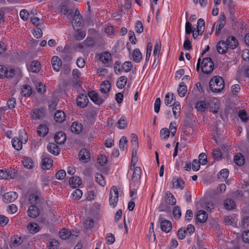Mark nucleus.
Segmentation results:
<instances>
[{
  "label": "nucleus",
  "instance_id": "393cba45",
  "mask_svg": "<svg viewBox=\"0 0 249 249\" xmlns=\"http://www.w3.org/2000/svg\"><path fill=\"white\" fill-rule=\"evenodd\" d=\"M111 87L110 82L106 80L101 84L100 90L103 93H107L110 90Z\"/></svg>",
  "mask_w": 249,
  "mask_h": 249
},
{
  "label": "nucleus",
  "instance_id": "ea45409f",
  "mask_svg": "<svg viewBox=\"0 0 249 249\" xmlns=\"http://www.w3.org/2000/svg\"><path fill=\"white\" fill-rule=\"evenodd\" d=\"M175 99L174 95L173 93H168L165 97L164 103L167 106L171 107L172 102Z\"/></svg>",
  "mask_w": 249,
  "mask_h": 249
},
{
  "label": "nucleus",
  "instance_id": "2f4dec72",
  "mask_svg": "<svg viewBox=\"0 0 249 249\" xmlns=\"http://www.w3.org/2000/svg\"><path fill=\"white\" fill-rule=\"evenodd\" d=\"M23 166L27 169H32L34 166V162L31 158L25 157L23 158L22 161Z\"/></svg>",
  "mask_w": 249,
  "mask_h": 249
},
{
  "label": "nucleus",
  "instance_id": "f3484780",
  "mask_svg": "<svg viewBox=\"0 0 249 249\" xmlns=\"http://www.w3.org/2000/svg\"><path fill=\"white\" fill-rule=\"evenodd\" d=\"M54 141L59 144L64 143L66 140V134L62 131H59L56 133L54 135Z\"/></svg>",
  "mask_w": 249,
  "mask_h": 249
},
{
  "label": "nucleus",
  "instance_id": "c03bdc74",
  "mask_svg": "<svg viewBox=\"0 0 249 249\" xmlns=\"http://www.w3.org/2000/svg\"><path fill=\"white\" fill-rule=\"evenodd\" d=\"M127 138L125 136H123L119 141V147L121 150H125L127 148Z\"/></svg>",
  "mask_w": 249,
  "mask_h": 249
},
{
  "label": "nucleus",
  "instance_id": "a878e982",
  "mask_svg": "<svg viewBox=\"0 0 249 249\" xmlns=\"http://www.w3.org/2000/svg\"><path fill=\"white\" fill-rule=\"evenodd\" d=\"M83 125L81 123L78 122H74L71 126V131L73 133L79 134L82 130Z\"/></svg>",
  "mask_w": 249,
  "mask_h": 249
},
{
  "label": "nucleus",
  "instance_id": "e433bc0d",
  "mask_svg": "<svg viewBox=\"0 0 249 249\" xmlns=\"http://www.w3.org/2000/svg\"><path fill=\"white\" fill-rule=\"evenodd\" d=\"M13 147L17 150H20L22 147V142L18 138H14L12 140Z\"/></svg>",
  "mask_w": 249,
  "mask_h": 249
},
{
  "label": "nucleus",
  "instance_id": "a19ab883",
  "mask_svg": "<svg viewBox=\"0 0 249 249\" xmlns=\"http://www.w3.org/2000/svg\"><path fill=\"white\" fill-rule=\"evenodd\" d=\"M21 94L24 96H29L32 94L31 88L27 85H25L21 89Z\"/></svg>",
  "mask_w": 249,
  "mask_h": 249
},
{
  "label": "nucleus",
  "instance_id": "f704fd0d",
  "mask_svg": "<svg viewBox=\"0 0 249 249\" xmlns=\"http://www.w3.org/2000/svg\"><path fill=\"white\" fill-rule=\"evenodd\" d=\"M234 161L237 165L241 166L244 163V157L240 153H238L234 156Z\"/></svg>",
  "mask_w": 249,
  "mask_h": 249
},
{
  "label": "nucleus",
  "instance_id": "13d9d810",
  "mask_svg": "<svg viewBox=\"0 0 249 249\" xmlns=\"http://www.w3.org/2000/svg\"><path fill=\"white\" fill-rule=\"evenodd\" d=\"M135 30L136 32L138 34L142 33L143 31V27L142 22L138 20L135 24Z\"/></svg>",
  "mask_w": 249,
  "mask_h": 249
},
{
  "label": "nucleus",
  "instance_id": "b1692460",
  "mask_svg": "<svg viewBox=\"0 0 249 249\" xmlns=\"http://www.w3.org/2000/svg\"><path fill=\"white\" fill-rule=\"evenodd\" d=\"M172 183L176 188H180L182 190L185 186V182L182 178H174L172 179Z\"/></svg>",
  "mask_w": 249,
  "mask_h": 249
},
{
  "label": "nucleus",
  "instance_id": "423d86ee",
  "mask_svg": "<svg viewBox=\"0 0 249 249\" xmlns=\"http://www.w3.org/2000/svg\"><path fill=\"white\" fill-rule=\"evenodd\" d=\"M42 168L43 170L50 169L53 165V160L49 158V156L45 153L42 155Z\"/></svg>",
  "mask_w": 249,
  "mask_h": 249
},
{
  "label": "nucleus",
  "instance_id": "052dcab7",
  "mask_svg": "<svg viewBox=\"0 0 249 249\" xmlns=\"http://www.w3.org/2000/svg\"><path fill=\"white\" fill-rule=\"evenodd\" d=\"M57 241L54 239H51L48 244V248L49 249H56L58 246Z\"/></svg>",
  "mask_w": 249,
  "mask_h": 249
},
{
  "label": "nucleus",
  "instance_id": "69168bd1",
  "mask_svg": "<svg viewBox=\"0 0 249 249\" xmlns=\"http://www.w3.org/2000/svg\"><path fill=\"white\" fill-rule=\"evenodd\" d=\"M238 116L243 122H246L249 119L247 112L244 110H241L239 111Z\"/></svg>",
  "mask_w": 249,
  "mask_h": 249
},
{
  "label": "nucleus",
  "instance_id": "412c9836",
  "mask_svg": "<svg viewBox=\"0 0 249 249\" xmlns=\"http://www.w3.org/2000/svg\"><path fill=\"white\" fill-rule=\"evenodd\" d=\"M208 218V214L203 210H200L198 212L196 215V219L200 223H203L206 222Z\"/></svg>",
  "mask_w": 249,
  "mask_h": 249
},
{
  "label": "nucleus",
  "instance_id": "c85d7f7f",
  "mask_svg": "<svg viewBox=\"0 0 249 249\" xmlns=\"http://www.w3.org/2000/svg\"><path fill=\"white\" fill-rule=\"evenodd\" d=\"M69 183L72 187H76L81 184L82 181L79 177L73 176L70 178Z\"/></svg>",
  "mask_w": 249,
  "mask_h": 249
},
{
  "label": "nucleus",
  "instance_id": "9b49d317",
  "mask_svg": "<svg viewBox=\"0 0 249 249\" xmlns=\"http://www.w3.org/2000/svg\"><path fill=\"white\" fill-rule=\"evenodd\" d=\"M76 102L79 107L84 108L88 105L89 99L86 95L81 94L77 97Z\"/></svg>",
  "mask_w": 249,
  "mask_h": 249
},
{
  "label": "nucleus",
  "instance_id": "bb28decb",
  "mask_svg": "<svg viewBox=\"0 0 249 249\" xmlns=\"http://www.w3.org/2000/svg\"><path fill=\"white\" fill-rule=\"evenodd\" d=\"M28 69L33 72H38L40 69V64L37 61H34L31 63Z\"/></svg>",
  "mask_w": 249,
  "mask_h": 249
},
{
  "label": "nucleus",
  "instance_id": "4468645a",
  "mask_svg": "<svg viewBox=\"0 0 249 249\" xmlns=\"http://www.w3.org/2000/svg\"><path fill=\"white\" fill-rule=\"evenodd\" d=\"M133 172L131 179L134 183H137L140 179L142 175V169L140 167H136L133 168Z\"/></svg>",
  "mask_w": 249,
  "mask_h": 249
},
{
  "label": "nucleus",
  "instance_id": "a211bd4d",
  "mask_svg": "<svg viewBox=\"0 0 249 249\" xmlns=\"http://www.w3.org/2000/svg\"><path fill=\"white\" fill-rule=\"evenodd\" d=\"M28 215L31 218H36L39 213V209L35 205L30 206L28 210Z\"/></svg>",
  "mask_w": 249,
  "mask_h": 249
},
{
  "label": "nucleus",
  "instance_id": "f8f14e48",
  "mask_svg": "<svg viewBox=\"0 0 249 249\" xmlns=\"http://www.w3.org/2000/svg\"><path fill=\"white\" fill-rule=\"evenodd\" d=\"M225 43L228 49V48L234 49L236 48L238 44L237 40L233 36H228Z\"/></svg>",
  "mask_w": 249,
  "mask_h": 249
},
{
  "label": "nucleus",
  "instance_id": "338daca9",
  "mask_svg": "<svg viewBox=\"0 0 249 249\" xmlns=\"http://www.w3.org/2000/svg\"><path fill=\"white\" fill-rule=\"evenodd\" d=\"M118 124V128L120 129H124L127 125V121L124 118H121L119 120Z\"/></svg>",
  "mask_w": 249,
  "mask_h": 249
},
{
  "label": "nucleus",
  "instance_id": "72a5a7b5",
  "mask_svg": "<svg viewBox=\"0 0 249 249\" xmlns=\"http://www.w3.org/2000/svg\"><path fill=\"white\" fill-rule=\"evenodd\" d=\"M172 106H173L172 110L174 117L177 118L179 115L180 112V106L179 103L175 102Z\"/></svg>",
  "mask_w": 249,
  "mask_h": 249
},
{
  "label": "nucleus",
  "instance_id": "7ed1b4c3",
  "mask_svg": "<svg viewBox=\"0 0 249 249\" xmlns=\"http://www.w3.org/2000/svg\"><path fill=\"white\" fill-rule=\"evenodd\" d=\"M98 59L101 61L106 67H111L112 61V57L111 53L107 51H105L98 54Z\"/></svg>",
  "mask_w": 249,
  "mask_h": 249
},
{
  "label": "nucleus",
  "instance_id": "4c0bfd02",
  "mask_svg": "<svg viewBox=\"0 0 249 249\" xmlns=\"http://www.w3.org/2000/svg\"><path fill=\"white\" fill-rule=\"evenodd\" d=\"M142 54L139 49H134L133 53L134 61L136 63H139L142 59Z\"/></svg>",
  "mask_w": 249,
  "mask_h": 249
},
{
  "label": "nucleus",
  "instance_id": "864d4df0",
  "mask_svg": "<svg viewBox=\"0 0 249 249\" xmlns=\"http://www.w3.org/2000/svg\"><path fill=\"white\" fill-rule=\"evenodd\" d=\"M212 154L214 159L217 160H221L222 157V154L219 149L213 150Z\"/></svg>",
  "mask_w": 249,
  "mask_h": 249
},
{
  "label": "nucleus",
  "instance_id": "6e6d98bb",
  "mask_svg": "<svg viewBox=\"0 0 249 249\" xmlns=\"http://www.w3.org/2000/svg\"><path fill=\"white\" fill-rule=\"evenodd\" d=\"M85 46L92 47L95 45L94 39L92 37H88L83 42Z\"/></svg>",
  "mask_w": 249,
  "mask_h": 249
},
{
  "label": "nucleus",
  "instance_id": "a18cd8bd",
  "mask_svg": "<svg viewBox=\"0 0 249 249\" xmlns=\"http://www.w3.org/2000/svg\"><path fill=\"white\" fill-rule=\"evenodd\" d=\"M170 130L167 128H163L160 130V135L162 140H167L169 137Z\"/></svg>",
  "mask_w": 249,
  "mask_h": 249
},
{
  "label": "nucleus",
  "instance_id": "4be33fe9",
  "mask_svg": "<svg viewBox=\"0 0 249 249\" xmlns=\"http://www.w3.org/2000/svg\"><path fill=\"white\" fill-rule=\"evenodd\" d=\"M210 111L213 112L214 114L217 113L219 109V102L216 100V102L212 101L208 103Z\"/></svg>",
  "mask_w": 249,
  "mask_h": 249
},
{
  "label": "nucleus",
  "instance_id": "8fccbe9b",
  "mask_svg": "<svg viewBox=\"0 0 249 249\" xmlns=\"http://www.w3.org/2000/svg\"><path fill=\"white\" fill-rule=\"evenodd\" d=\"M27 228L28 230L30 231V232L32 233H36L38 231H39L38 226L37 225V224L35 223L30 224L28 226Z\"/></svg>",
  "mask_w": 249,
  "mask_h": 249
},
{
  "label": "nucleus",
  "instance_id": "680f3d73",
  "mask_svg": "<svg viewBox=\"0 0 249 249\" xmlns=\"http://www.w3.org/2000/svg\"><path fill=\"white\" fill-rule=\"evenodd\" d=\"M198 161L201 164L203 165L206 164L207 163V159L206 155L204 153L200 154L199 156V160Z\"/></svg>",
  "mask_w": 249,
  "mask_h": 249
},
{
  "label": "nucleus",
  "instance_id": "c9c22d12",
  "mask_svg": "<svg viewBox=\"0 0 249 249\" xmlns=\"http://www.w3.org/2000/svg\"><path fill=\"white\" fill-rule=\"evenodd\" d=\"M224 206L227 210H231L235 208V203L233 200L228 198L225 201Z\"/></svg>",
  "mask_w": 249,
  "mask_h": 249
},
{
  "label": "nucleus",
  "instance_id": "2eb2a0df",
  "mask_svg": "<svg viewBox=\"0 0 249 249\" xmlns=\"http://www.w3.org/2000/svg\"><path fill=\"white\" fill-rule=\"evenodd\" d=\"M52 64L53 69L56 71H58L62 68V61L58 56H53L52 57Z\"/></svg>",
  "mask_w": 249,
  "mask_h": 249
},
{
  "label": "nucleus",
  "instance_id": "bf43d9fd",
  "mask_svg": "<svg viewBox=\"0 0 249 249\" xmlns=\"http://www.w3.org/2000/svg\"><path fill=\"white\" fill-rule=\"evenodd\" d=\"M131 67L132 64L130 61H125L122 66V69L126 72H128L131 71Z\"/></svg>",
  "mask_w": 249,
  "mask_h": 249
},
{
  "label": "nucleus",
  "instance_id": "37998d69",
  "mask_svg": "<svg viewBox=\"0 0 249 249\" xmlns=\"http://www.w3.org/2000/svg\"><path fill=\"white\" fill-rule=\"evenodd\" d=\"M95 180L101 186H104L106 185V181L105 180L103 176L99 173L95 174Z\"/></svg>",
  "mask_w": 249,
  "mask_h": 249
},
{
  "label": "nucleus",
  "instance_id": "09e8293b",
  "mask_svg": "<svg viewBox=\"0 0 249 249\" xmlns=\"http://www.w3.org/2000/svg\"><path fill=\"white\" fill-rule=\"evenodd\" d=\"M97 162L101 166H104L107 164V163L108 160L107 157L105 155H101L99 157H98Z\"/></svg>",
  "mask_w": 249,
  "mask_h": 249
},
{
  "label": "nucleus",
  "instance_id": "3c124183",
  "mask_svg": "<svg viewBox=\"0 0 249 249\" xmlns=\"http://www.w3.org/2000/svg\"><path fill=\"white\" fill-rule=\"evenodd\" d=\"M159 210L160 212H169L170 207L166 202H162L159 206Z\"/></svg>",
  "mask_w": 249,
  "mask_h": 249
},
{
  "label": "nucleus",
  "instance_id": "f03ea898",
  "mask_svg": "<svg viewBox=\"0 0 249 249\" xmlns=\"http://www.w3.org/2000/svg\"><path fill=\"white\" fill-rule=\"evenodd\" d=\"M214 63L210 57H205L202 59L201 63V71L205 74H210L213 70Z\"/></svg>",
  "mask_w": 249,
  "mask_h": 249
},
{
  "label": "nucleus",
  "instance_id": "6e6552de",
  "mask_svg": "<svg viewBox=\"0 0 249 249\" xmlns=\"http://www.w3.org/2000/svg\"><path fill=\"white\" fill-rule=\"evenodd\" d=\"M159 221L160 222L161 230L165 232H169L172 229V224L171 222L167 220H163L161 215L159 217Z\"/></svg>",
  "mask_w": 249,
  "mask_h": 249
},
{
  "label": "nucleus",
  "instance_id": "cd10ccee",
  "mask_svg": "<svg viewBox=\"0 0 249 249\" xmlns=\"http://www.w3.org/2000/svg\"><path fill=\"white\" fill-rule=\"evenodd\" d=\"M195 107L198 111L203 112L208 108V103L203 101H198L196 103Z\"/></svg>",
  "mask_w": 249,
  "mask_h": 249
},
{
  "label": "nucleus",
  "instance_id": "603ef678",
  "mask_svg": "<svg viewBox=\"0 0 249 249\" xmlns=\"http://www.w3.org/2000/svg\"><path fill=\"white\" fill-rule=\"evenodd\" d=\"M173 214L176 219H178L180 218L181 213L179 207L176 206L173 208Z\"/></svg>",
  "mask_w": 249,
  "mask_h": 249
},
{
  "label": "nucleus",
  "instance_id": "6ab92c4d",
  "mask_svg": "<svg viewBox=\"0 0 249 249\" xmlns=\"http://www.w3.org/2000/svg\"><path fill=\"white\" fill-rule=\"evenodd\" d=\"M217 52L221 54H224L228 51L225 41L221 40L219 41L216 45Z\"/></svg>",
  "mask_w": 249,
  "mask_h": 249
},
{
  "label": "nucleus",
  "instance_id": "774afa93",
  "mask_svg": "<svg viewBox=\"0 0 249 249\" xmlns=\"http://www.w3.org/2000/svg\"><path fill=\"white\" fill-rule=\"evenodd\" d=\"M19 15L23 20H27L29 18V13L26 9H22L20 11Z\"/></svg>",
  "mask_w": 249,
  "mask_h": 249
},
{
  "label": "nucleus",
  "instance_id": "0eeeda50",
  "mask_svg": "<svg viewBox=\"0 0 249 249\" xmlns=\"http://www.w3.org/2000/svg\"><path fill=\"white\" fill-rule=\"evenodd\" d=\"M226 22V19L224 13L220 14L219 18L217 21V26L215 31L216 36H218L222 29L224 27Z\"/></svg>",
  "mask_w": 249,
  "mask_h": 249
},
{
  "label": "nucleus",
  "instance_id": "39448f33",
  "mask_svg": "<svg viewBox=\"0 0 249 249\" xmlns=\"http://www.w3.org/2000/svg\"><path fill=\"white\" fill-rule=\"evenodd\" d=\"M88 95L90 99L98 105L102 104L107 97V96H105L104 97H100L98 94L93 90L89 91Z\"/></svg>",
  "mask_w": 249,
  "mask_h": 249
},
{
  "label": "nucleus",
  "instance_id": "0e129e2a",
  "mask_svg": "<svg viewBox=\"0 0 249 249\" xmlns=\"http://www.w3.org/2000/svg\"><path fill=\"white\" fill-rule=\"evenodd\" d=\"M82 196V192L81 190L77 189L72 193V196L75 200H79Z\"/></svg>",
  "mask_w": 249,
  "mask_h": 249
},
{
  "label": "nucleus",
  "instance_id": "20e7f679",
  "mask_svg": "<svg viewBox=\"0 0 249 249\" xmlns=\"http://www.w3.org/2000/svg\"><path fill=\"white\" fill-rule=\"evenodd\" d=\"M119 193L118 190L115 186L112 187L109 193V204L114 208L118 201Z\"/></svg>",
  "mask_w": 249,
  "mask_h": 249
},
{
  "label": "nucleus",
  "instance_id": "5701e85b",
  "mask_svg": "<svg viewBox=\"0 0 249 249\" xmlns=\"http://www.w3.org/2000/svg\"><path fill=\"white\" fill-rule=\"evenodd\" d=\"M65 113L62 110H57L54 115V119L56 122L62 123L65 120Z\"/></svg>",
  "mask_w": 249,
  "mask_h": 249
},
{
  "label": "nucleus",
  "instance_id": "49530a36",
  "mask_svg": "<svg viewBox=\"0 0 249 249\" xmlns=\"http://www.w3.org/2000/svg\"><path fill=\"white\" fill-rule=\"evenodd\" d=\"M31 115L33 119H39L43 116V113L39 109H34Z\"/></svg>",
  "mask_w": 249,
  "mask_h": 249
},
{
  "label": "nucleus",
  "instance_id": "7c9ffc66",
  "mask_svg": "<svg viewBox=\"0 0 249 249\" xmlns=\"http://www.w3.org/2000/svg\"><path fill=\"white\" fill-rule=\"evenodd\" d=\"M49 129L46 125L40 124L38 127L37 134L39 136L44 137L48 133Z\"/></svg>",
  "mask_w": 249,
  "mask_h": 249
},
{
  "label": "nucleus",
  "instance_id": "58836bf2",
  "mask_svg": "<svg viewBox=\"0 0 249 249\" xmlns=\"http://www.w3.org/2000/svg\"><path fill=\"white\" fill-rule=\"evenodd\" d=\"M29 201L32 205H36V204H39L41 199L37 195L34 194L30 196Z\"/></svg>",
  "mask_w": 249,
  "mask_h": 249
},
{
  "label": "nucleus",
  "instance_id": "f257e3e1",
  "mask_svg": "<svg viewBox=\"0 0 249 249\" xmlns=\"http://www.w3.org/2000/svg\"><path fill=\"white\" fill-rule=\"evenodd\" d=\"M225 86L223 79L219 76L213 77L209 82L210 89L213 92H220Z\"/></svg>",
  "mask_w": 249,
  "mask_h": 249
},
{
  "label": "nucleus",
  "instance_id": "ddd939ff",
  "mask_svg": "<svg viewBox=\"0 0 249 249\" xmlns=\"http://www.w3.org/2000/svg\"><path fill=\"white\" fill-rule=\"evenodd\" d=\"M78 157L81 161L86 163L90 159L89 152L87 149H83L79 152Z\"/></svg>",
  "mask_w": 249,
  "mask_h": 249
},
{
  "label": "nucleus",
  "instance_id": "1a4fd4ad",
  "mask_svg": "<svg viewBox=\"0 0 249 249\" xmlns=\"http://www.w3.org/2000/svg\"><path fill=\"white\" fill-rule=\"evenodd\" d=\"M18 194L15 192H9L3 196L4 202L8 203L14 201L18 198Z\"/></svg>",
  "mask_w": 249,
  "mask_h": 249
},
{
  "label": "nucleus",
  "instance_id": "79ce46f5",
  "mask_svg": "<svg viewBox=\"0 0 249 249\" xmlns=\"http://www.w3.org/2000/svg\"><path fill=\"white\" fill-rule=\"evenodd\" d=\"M127 81V78L125 76H121L117 82V87L119 89L124 88L126 84Z\"/></svg>",
  "mask_w": 249,
  "mask_h": 249
},
{
  "label": "nucleus",
  "instance_id": "dca6fc26",
  "mask_svg": "<svg viewBox=\"0 0 249 249\" xmlns=\"http://www.w3.org/2000/svg\"><path fill=\"white\" fill-rule=\"evenodd\" d=\"M48 151L55 156H57L60 153V148L54 143H49L47 146Z\"/></svg>",
  "mask_w": 249,
  "mask_h": 249
},
{
  "label": "nucleus",
  "instance_id": "5fc2aeb1",
  "mask_svg": "<svg viewBox=\"0 0 249 249\" xmlns=\"http://www.w3.org/2000/svg\"><path fill=\"white\" fill-rule=\"evenodd\" d=\"M131 138L132 146L135 147V149H138L139 143L137 136L135 134L132 133L131 135Z\"/></svg>",
  "mask_w": 249,
  "mask_h": 249
},
{
  "label": "nucleus",
  "instance_id": "de8ad7c7",
  "mask_svg": "<svg viewBox=\"0 0 249 249\" xmlns=\"http://www.w3.org/2000/svg\"><path fill=\"white\" fill-rule=\"evenodd\" d=\"M71 234V231L65 229H62L59 232L60 237L63 240L68 238Z\"/></svg>",
  "mask_w": 249,
  "mask_h": 249
},
{
  "label": "nucleus",
  "instance_id": "4d7b16f0",
  "mask_svg": "<svg viewBox=\"0 0 249 249\" xmlns=\"http://www.w3.org/2000/svg\"><path fill=\"white\" fill-rule=\"evenodd\" d=\"M86 36V32L85 31H78L75 35V39L77 40H81Z\"/></svg>",
  "mask_w": 249,
  "mask_h": 249
},
{
  "label": "nucleus",
  "instance_id": "aec40b11",
  "mask_svg": "<svg viewBox=\"0 0 249 249\" xmlns=\"http://www.w3.org/2000/svg\"><path fill=\"white\" fill-rule=\"evenodd\" d=\"M165 200L168 204L175 205L176 204V199L173 195L169 191L165 193Z\"/></svg>",
  "mask_w": 249,
  "mask_h": 249
},
{
  "label": "nucleus",
  "instance_id": "473e14b6",
  "mask_svg": "<svg viewBox=\"0 0 249 249\" xmlns=\"http://www.w3.org/2000/svg\"><path fill=\"white\" fill-rule=\"evenodd\" d=\"M187 87L184 82H181L178 89V93L180 97H184L187 92Z\"/></svg>",
  "mask_w": 249,
  "mask_h": 249
},
{
  "label": "nucleus",
  "instance_id": "e2e57ef3",
  "mask_svg": "<svg viewBox=\"0 0 249 249\" xmlns=\"http://www.w3.org/2000/svg\"><path fill=\"white\" fill-rule=\"evenodd\" d=\"M161 50V43L160 41H157L156 44L155 45L154 50V55L156 57L157 55L159 56Z\"/></svg>",
  "mask_w": 249,
  "mask_h": 249
},
{
  "label": "nucleus",
  "instance_id": "9d476101",
  "mask_svg": "<svg viewBox=\"0 0 249 249\" xmlns=\"http://www.w3.org/2000/svg\"><path fill=\"white\" fill-rule=\"evenodd\" d=\"M228 12L229 13V19L232 22H235L236 20V17L235 15V5L233 3L232 0H229L228 2Z\"/></svg>",
  "mask_w": 249,
  "mask_h": 249
},
{
  "label": "nucleus",
  "instance_id": "c756f323",
  "mask_svg": "<svg viewBox=\"0 0 249 249\" xmlns=\"http://www.w3.org/2000/svg\"><path fill=\"white\" fill-rule=\"evenodd\" d=\"M205 28V21L203 19L199 18L197 20V35H202Z\"/></svg>",
  "mask_w": 249,
  "mask_h": 249
}]
</instances>
